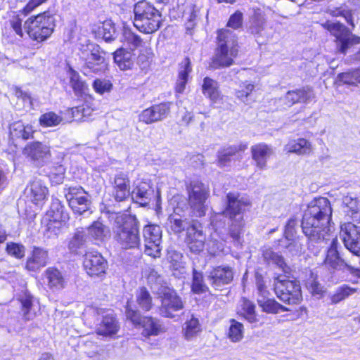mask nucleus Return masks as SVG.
I'll use <instances>...</instances> for the list:
<instances>
[{"mask_svg": "<svg viewBox=\"0 0 360 360\" xmlns=\"http://www.w3.org/2000/svg\"><path fill=\"white\" fill-rule=\"evenodd\" d=\"M331 215L330 202L326 198L319 197L311 200L302 217V229L304 235L315 243L326 240Z\"/></svg>", "mask_w": 360, "mask_h": 360, "instance_id": "f257e3e1", "label": "nucleus"}, {"mask_svg": "<svg viewBox=\"0 0 360 360\" xmlns=\"http://www.w3.org/2000/svg\"><path fill=\"white\" fill-rule=\"evenodd\" d=\"M262 255L266 262L275 264L283 274H274L273 285L277 297L288 304L300 303L302 299L300 283L296 280L289 279L291 269L285 263L283 257L271 249H266Z\"/></svg>", "mask_w": 360, "mask_h": 360, "instance_id": "f03ea898", "label": "nucleus"}, {"mask_svg": "<svg viewBox=\"0 0 360 360\" xmlns=\"http://www.w3.org/2000/svg\"><path fill=\"white\" fill-rule=\"evenodd\" d=\"M226 198L225 209L216 215V229L223 226L221 222L223 217L228 218L229 236L233 240L238 241L244 226L243 212L250 202L247 198L232 193H229Z\"/></svg>", "mask_w": 360, "mask_h": 360, "instance_id": "7ed1b4c3", "label": "nucleus"}, {"mask_svg": "<svg viewBox=\"0 0 360 360\" xmlns=\"http://www.w3.org/2000/svg\"><path fill=\"white\" fill-rule=\"evenodd\" d=\"M236 34L227 29L218 32L217 46L211 58L210 68L219 69L230 67L233 64V58L238 54Z\"/></svg>", "mask_w": 360, "mask_h": 360, "instance_id": "20e7f679", "label": "nucleus"}, {"mask_svg": "<svg viewBox=\"0 0 360 360\" xmlns=\"http://www.w3.org/2000/svg\"><path fill=\"white\" fill-rule=\"evenodd\" d=\"M113 229L114 239L122 249L139 248L141 240L139 231V223L134 217H120L115 221Z\"/></svg>", "mask_w": 360, "mask_h": 360, "instance_id": "39448f33", "label": "nucleus"}, {"mask_svg": "<svg viewBox=\"0 0 360 360\" xmlns=\"http://www.w3.org/2000/svg\"><path fill=\"white\" fill-rule=\"evenodd\" d=\"M134 13V25L141 32L153 33L161 26L162 19L160 12L147 1L136 3Z\"/></svg>", "mask_w": 360, "mask_h": 360, "instance_id": "423d86ee", "label": "nucleus"}, {"mask_svg": "<svg viewBox=\"0 0 360 360\" xmlns=\"http://www.w3.org/2000/svg\"><path fill=\"white\" fill-rule=\"evenodd\" d=\"M56 27L54 15L45 11L28 18L24 23V30L29 37L37 42L46 40Z\"/></svg>", "mask_w": 360, "mask_h": 360, "instance_id": "0eeeda50", "label": "nucleus"}, {"mask_svg": "<svg viewBox=\"0 0 360 360\" xmlns=\"http://www.w3.org/2000/svg\"><path fill=\"white\" fill-rule=\"evenodd\" d=\"M80 58L84 61L83 72L87 75L90 73L103 74L107 70L108 63L104 56L105 52L99 45L88 42L82 44L79 49Z\"/></svg>", "mask_w": 360, "mask_h": 360, "instance_id": "6e6552de", "label": "nucleus"}, {"mask_svg": "<svg viewBox=\"0 0 360 360\" xmlns=\"http://www.w3.org/2000/svg\"><path fill=\"white\" fill-rule=\"evenodd\" d=\"M186 190L192 215L197 217L205 216L210 197L209 186L199 181H193L187 186Z\"/></svg>", "mask_w": 360, "mask_h": 360, "instance_id": "1a4fd4ad", "label": "nucleus"}, {"mask_svg": "<svg viewBox=\"0 0 360 360\" xmlns=\"http://www.w3.org/2000/svg\"><path fill=\"white\" fill-rule=\"evenodd\" d=\"M323 27L335 37L338 53L345 54L354 45L360 44V37L353 34L343 24L328 21Z\"/></svg>", "mask_w": 360, "mask_h": 360, "instance_id": "9d476101", "label": "nucleus"}, {"mask_svg": "<svg viewBox=\"0 0 360 360\" xmlns=\"http://www.w3.org/2000/svg\"><path fill=\"white\" fill-rule=\"evenodd\" d=\"M248 31L259 45L266 44L274 32L272 27L268 26L264 13L258 8H252Z\"/></svg>", "mask_w": 360, "mask_h": 360, "instance_id": "9b49d317", "label": "nucleus"}, {"mask_svg": "<svg viewBox=\"0 0 360 360\" xmlns=\"http://www.w3.org/2000/svg\"><path fill=\"white\" fill-rule=\"evenodd\" d=\"M126 316L135 326L143 328V333L146 336L158 335L164 332V327L161 321L151 316H142L140 311L133 307L129 302L126 306Z\"/></svg>", "mask_w": 360, "mask_h": 360, "instance_id": "f8f14e48", "label": "nucleus"}, {"mask_svg": "<svg viewBox=\"0 0 360 360\" xmlns=\"http://www.w3.org/2000/svg\"><path fill=\"white\" fill-rule=\"evenodd\" d=\"M65 195L75 214L87 217L93 212L90 197L82 187H70Z\"/></svg>", "mask_w": 360, "mask_h": 360, "instance_id": "ddd939ff", "label": "nucleus"}, {"mask_svg": "<svg viewBox=\"0 0 360 360\" xmlns=\"http://www.w3.org/2000/svg\"><path fill=\"white\" fill-rule=\"evenodd\" d=\"M338 245L337 239H333L324 259L325 265L335 270L347 271L350 274L360 278V267L352 265L346 259L341 257L338 250Z\"/></svg>", "mask_w": 360, "mask_h": 360, "instance_id": "4468645a", "label": "nucleus"}, {"mask_svg": "<svg viewBox=\"0 0 360 360\" xmlns=\"http://www.w3.org/2000/svg\"><path fill=\"white\" fill-rule=\"evenodd\" d=\"M161 304L158 308L160 316L173 319L184 308V303L176 292L169 288L158 295Z\"/></svg>", "mask_w": 360, "mask_h": 360, "instance_id": "2eb2a0df", "label": "nucleus"}, {"mask_svg": "<svg viewBox=\"0 0 360 360\" xmlns=\"http://www.w3.org/2000/svg\"><path fill=\"white\" fill-rule=\"evenodd\" d=\"M185 242L189 250L194 254H200L204 250L205 236L200 223L193 220L187 229Z\"/></svg>", "mask_w": 360, "mask_h": 360, "instance_id": "dca6fc26", "label": "nucleus"}, {"mask_svg": "<svg viewBox=\"0 0 360 360\" xmlns=\"http://www.w3.org/2000/svg\"><path fill=\"white\" fill-rule=\"evenodd\" d=\"M340 236L345 248L352 254L360 256V227L352 223L341 226Z\"/></svg>", "mask_w": 360, "mask_h": 360, "instance_id": "f3484780", "label": "nucleus"}, {"mask_svg": "<svg viewBox=\"0 0 360 360\" xmlns=\"http://www.w3.org/2000/svg\"><path fill=\"white\" fill-rule=\"evenodd\" d=\"M93 310L94 312L103 317L97 327V333L108 337L115 335L120 329V325L112 311L101 308H95Z\"/></svg>", "mask_w": 360, "mask_h": 360, "instance_id": "a211bd4d", "label": "nucleus"}, {"mask_svg": "<svg viewBox=\"0 0 360 360\" xmlns=\"http://www.w3.org/2000/svg\"><path fill=\"white\" fill-rule=\"evenodd\" d=\"M171 103H161L143 110L139 115V120L149 124L165 120L169 114Z\"/></svg>", "mask_w": 360, "mask_h": 360, "instance_id": "6ab92c4d", "label": "nucleus"}, {"mask_svg": "<svg viewBox=\"0 0 360 360\" xmlns=\"http://www.w3.org/2000/svg\"><path fill=\"white\" fill-rule=\"evenodd\" d=\"M83 265L91 276H99L105 273L107 261L98 252H89L84 255Z\"/></svg>", "mask_w": 360, "mask_h": 360, "instance_id": "aec40b11", "label": "nucleus"}, {"mask_svg": "<svg viewBox=\"0 0 360 360\" xmlns=\"http://www.w3.org/2000/svg\"><path fill=\"white\" fill-rule=\"evenodd\" d=\"M234 272L229 266H217L207 275L210 284L216 289L229 284L233 279Z\"/></svg>", "mask_w": 360, "mask_h": 360, "instance_id": "412c9836", "label": "nucleus"}, {"mask_svg": "<svg viewBox=\"0 0 360 360\" xmlns=\"http://www.w3.org/2000/svg\"><path fill=\"white\" fill-rule=\"evenodd\" d=\"M112 184V196L116 201H124L130 196V181L127 174L120 172L115 174Z\"/></svg>", "mask_w": 360, "mask_h": 360, "instance_id": "4be33fe9", "label": "nucleus"}, {"mask_svg": "<svg viewBox=\"0 0 360 360\" xmlns=\"http://www.w3.org/2000/svg\"><path fill=\"white\" fill-rule=\"evenodd\" d=\"M154 190L150 181H139L130 192L132 200L141 206H147L153 195Z\"/></svg>", "mask_w": 360, "mask_h": 360, "instance_id": "5701e85b", "label": "nucleus"}, {"mask_svg": "<svg viewBox=\"0 0 360 360\" xmlns=\"http://www.w3.org/2000/svg\"><path fill=\"white\" fill-rule=\"evenodd\" d=\"M48 215L50 217V221L48 224L49 231L55 228H57L59 231L63 223H65L69 219L68 213L65 211V207L58 200L52 202Z\"/></svg>", "mask_w": 360, "mask_h": 360, "instance_id": "b1692460", "label": "nucleus"}, {"mask_svg": "<svg viewBox=\"0 0 360 360\" xmlns=\"http://www.w3.org/2000/svg\"><path fill=\"white\" fill-rule=\"evenodd\" d=\"M48 261V251L44 248L34 246L30 255L27 257L25 268L28 271H37L45 266Z\"/></svg>", "mask_w": 360, "mask_h": 360, "instance_id": "393cba45", "label": "nucleus"}, {"mask_svg": "<svg viewBox=\"0 0 360 360\" xmlns=\"http://www.w3.org/2000/svg\"><path fill=\"white\" fill-rule=\"evenodd\" d=\"M251 153L256 166L261 169H265L267 160L273 155L274 151L271 146L261 143L251 147Z\"/></svg>", "mask_w": 360, "mask_h": 360, "instance_id": "a878e982", "label": "nucleus"}, {"mask_svg": "<svg viewBox=\"0 0 360 360\" xmlns=\"http://www.w3.org/2000/svg\"><path fill=\"white\" fill-rule=\"evenodd\" d=\"M47 285L53 291H58L65 288L67 281L63 274L55 267H49L44 272Z\"/></svg>", "mask_w": 360, "mask_h": 360, "instance_id": "bb28decb", "label": "nucleus"}, {"mask_svg": "<svg viewBox=\"0 0 360 360\" xmlns=\"http://www.w3.org/2000/svg\"><path fill=\"white\" fill-rule=\"evenodd\" d=\"M23 154L32 160H41L50 155L49 147L39 141H34L27 144L24 148Z\"/></svg>", "mask_w": 360, "mask_h": 360, "instance_id": "cd10ccee", "label": "nucleus"}, {"mask_svg": "<svg viewBox=\"0 0 360 360\" xmlns=\"http://www.w3.org/2000/svg\"><path fill=\"white\" fill-rule=\"evenodd\" d=\"M25 193L32 202L38 205L46 198L48 188L40 179H34L25 188Z\"/></svg>", "mask_w": 360, "mask_h": 360, "instance_id": "c85d7f7f", "label": "nucleus"}, {"mask_svg": "<svg viewBox=\"0 0 360 360\" xmlns=\"http://www.w3.org/2000/svg\"><path fill=\"white\" fill-rule=\"evenodd\" d=\"M10 136L11 139L24 141L33 138L34 130L32 125L25 124L22 121L14 122L10 125Z\"/></svg>", "mask_w": 360, "mask_h": 360, "instance_id": "c756f323", "label": "nucleus"}, {"mask_svg": "<svg viewBox=\"0 0 360 360\" xmlns=\"http://www.w3.org/2000/svg\"><path fill=\"white\" fill-rule=\"evenodd\" d=\"M314 98V94L311 89L303 88L295 91H289L285 96L286 104L289 106L296 103H307Z\"/></svg>", "mask_w": 360, "mask_h": 360, "instance_id": "7c9ffc66", "label": "nucleus"}, {"mask_svg": "<svg viewBox=\"0 0 360 360\" xmlns=\"http://www.w3.org/2000/svg\"><path fill=\"white\" fill-rule=\"evenodd\" d=\"M114 61L122 70H130L134 61V54L124 49H119L114 53Z\"/></svg>", "mask_w": 360, "mask_h": 360, "instance_id": "2f4dec72", "label": "nucleus"}, {"mask_svg": "<svg viewBox=\"0 0 360 360\" xmlns=\"http://www.w3.org/2000/svg\"><path fill=\"white\" fill-rule=\"evenodd\" d=\"M288 153H294L299 155H309L311 151V143L305 139L290 141L285 146Z\"/></svg>", "mask_w": 360, "mask_h": 360, "instance_id": "473e14b6", "label": "nucleus"}, {"mask_svg": "<svg viewBox=\"0 0 360 360\" xmlns=\"http://www.w3.org/2000/svg\"><path fill=\"white\" fill-rule=\"evenodd\" d=\"M208 287L204 281L202 273L195 261L193 262V278L191 290L195 294H202L208 291Z\"/></svg>", "mask_w": 360, "mask_h": 360, "instance_id": "72a5a7b5", "label": "nucleus"}, {"mask_svg": "<svg viewBox=\"0 0 360 360\" xmlns=\"http://www.w3.org/2000/svg\"><path fill=\"white\" fill-rule=\"evenodd\" d=\"M191 62L189 58L186 57L181 63L179 77L176 82V91L182 93L186 87L188 74L191 72Z\"/></svg>", "mask_w": 360, "mask_h": 360, "instance_id": "f704fd0d", "label": "nucleus"}, {"mask_svg": "<svg viewBox=\"0 0 360 360\" xmlns=\"http://www.w3.org/2000/svg\"><path fill=\"white\" fill-rule=\"evenodd\" d=\"M168 223L170 229L175 233H180L184 230L187 231L191 224L186 218L183 219L182 216L177 212V209L174 210V214L168 217Z\"/></svg>", "mask_w": 360, "mask_h": 360, "instance_id": "c9c22d12", "label": "nucleus"}, {"mask_svg": "<svg viewBox=\"0 0 360 360\" xmlns=\"http://www.w3.org/2000/svg\"><path fill=\"white\" fill-rule=\"evenodd\" d=\"M148 283L153 292L159 295L169 288L167 285L162 276L155 270H151L148 276Z\"/></svg>", "mask_w": 360, "mask_h": 360, "instance_id": "e433bc0d", "label": "nucleus"}, {"mask_svg": "<svg viewBox=\"0 0 360 360\" xmlns=\"http://www.w3.org/2000/svg\"><path fill=\"white\" fill-rule=\"evenodd\" d=\"M88 233L94 240L103 241L105 238L109 236L110 229L100 221H94V223L88 227Z\"/></svg>", "mask_w": 360, "mask_h": 360, "instance_id": "4c0bfd02", "label": "nucleus"}, {"mask_svg": "<svg viewBox=\"0 0 360 360\" xmlns=\"http://www.w3.org/2000/svg\"><path fill=\"white\" fill-rule=\"evenodd\" d=\"M266 297L258 298L259 306L264 312L270 314H278L280 311H288L289 309L280 304L274 299H265Z\"/></svg>", "mask_w": 360, "mask_h": 360, "instance_id": "58836bf2", "label": "nucleus"}, {"mask_svg": "<svg viewBox=\"0 0 360 360\" xmlns=\"http://www.w3.org/2000/svg\"><path fill=\"white\" fill-rule=\"evenodd\" d=\"M86 240V231L82 228L77 229L68 243V248L72 252H77L78 250L85 246Z\"/></svg>", "mask_w": 360, "mask_h": 360, "instance_id": "ea45409f", "label": "nucleus"}, {"mask_svg": "<svg viewBox=\"0 0 360 360\" xmlns=\"http://www.w3.org/2000/svg\"><path fill=\"white\" fill-rule=\"evenodd\" d=\"M240 314L250 323L258 322L257 315L255 312V305L250 300L243 298L241 300Z\"/></svg>", "mask_w": 360, "mask_h": 360, "instance_id": "a19ab883", "label": "nucleus"}, {"mask_svg": "<svg viewBox=\"0 0 360 360\" xmlns=\"http://www.w3.org/2000/svg\"><path fill=\"white\" fill-rule=\"evenodd\" d=\"M202 88L203 94L209 97L211 100L216 101L219 98L220 94L218 82L217 81L206 77L203 79Z\"/></svg>", "mask_w": 360, "mask_h": 360, "instance_id": "79ce46f5", "label": "nucleus"}, {"mask_svg": "<svg viewBox=\"0 0 360 360\" xmlns=\"http://www.w3.org/2000/svg\"><path fill=\"white\" fill-rule=\"evenodd\" d=\"M68 75L70 84L75 95L79 96L84 93L87 88L86 83L82 80L79 73L72 68H69Z\"/></svg>", "mask_w": 360, "mask_h": 360, "instance_id": "37998d69", "label": "nucleus"}, {"mask_svg": "<svg viewBox=\"0 0 360 360\" xmlns=\"http://www.w3.org/2000/svg\"><path fill=\"white\" fill-rule=\"evenodd\" d=\"M136 299L137 304L142 310L148 311L152 309V297L145 287L141 288L136 292Z\"/></svg>", "mask_w": 360, "mask_h": 360, "instance_id": "c03bdc74", "label": "nucleus"}, {"mask_svg": "<svg viewBox=\"0 0 360 360\" xmlns=\"http://www.w3.org/2000/svg\"><path fill=\"white\" fill-rule=\"evenodd\" d=\"M99 33L106 42L114 41L118 36L115 25L110 20L103 22L102 27L99 28Z\"/></svg>", "mask_w": 360, "mask_h": 360, "instance_id": "a18cd8bd", "label": "nucleus"}, {"mask_svg": "<svg viewBox=\"0 0 360 360\" xmlns=\"http://www.w3.org/2000/svg\"><path fill=\"white\" fill-rule=\"evenodd\" d=\"M243 325L235 319H231L228 332L229 338L233 342H239L243 338Z\"/></svg>", "mask_w": 360, "mask_h": 360, "instance_id": "49530a36", "label": "nucleus"}, {"mask_svg": "<svg viewBox=\"0 0 360 360\" xmlns=\"http://www.w3.org/2000/svg\"><path fill=\"white\" fill-rule=\"evenodd\" d=\"M144 241L162 240V230L158 225L145 226L143 230Z\"/></svg>", "mask_w": 360, "mask_h": 360, "instance_id": "de8ad7c7", "label": "nucleus"}, {"mask_svg": "<svg viewBox=\"0 0 360 360\" xmlns=\"http://www.w3.org/2000/svg\"><path fill=\"white\" fill-rule=\"evenodd\" d=\"M63 121V117L53 112H49L41 115L39 123L44 127H55Z\"/></svg>", "mask_w": 360, "mask_h": 360, "instance_id": "09e8293b", "label": "nucleus"}, {"mask_svg": "<svg viewBox=\"0 0 360 360\" xmlns=\"http://www.w3.org/2000/svg\"><path fill=\"white\" fill-rule=\"evenodd\" d=\"M200 323L198 319L192 316L191 319L185 323L184 336L187 340L195 337L200 331Z\"/></svg>", "mask_w": 360, "mask_h": 360, "instance_id": "8fccbe9b", "label": "nucleus"}, {"mask_svg": "<svg viewBox=\"0 0 360 360\" xmlns=\"http://www.w3.org/2000/svg\"><path fill=\"white\" fill-rule=\"evenodd\" d=\"M342 202L347 209L345 212L350 217H353L360 210V201L356 198L351 195L345 196Z\"/></svg>", "mask_w": 360, "mask_h": 360, "instance_id": "3c124183", "label": "nucleus"}, {"mask_svg": "<svg viewBox=\"0 0 360 360\" xmlns=\"http://www.w3.org/2000/svg\"><path fill=\"white\" fill-rule=\"evenodd\" d=\"M92 86L96 93L102 95L112 90V84L105 79H96L92 84Z\"/></svg>", "mask_w": 360, "mask_h": 360, "instance_id": "603ef678", "label": "nucleus"}, {"mask_svg": "<svg viewBox=\"0 0 360 360\" xmlns=\"http://www.w3.org/2000/svg\"><path fill=\"white\" fill-rule=\"evenodd\" d=\"M6 250L9 255L17 259L24 257L25 253V248L23 245L13 242L7 243Z\"/></svg>", "mask_w": 360, "mask_h": 360, "instance_id": "864d4df0", "label": "nucleus"}, {"mask_svg": "<svg viewBox=\"0 0 360 360\" xmlns=\"http://www.w3.org/2000/svg\"><path fill=\"white\" fill-rule=\"evenodd\" d=\"M162 240L147 241L145 242V253L152 257H160L162 248L160 246Z\"/></svg>", "mask_w": 360, "mask_h": 360, "instance_id": "5fc2aeb1", "label": "nucleus"}, {"mask_svg": "<svg viewBox=\"0 0 360 360\" xmlns=\"http://www.w3.org/2000/svg\"><path fill=\"white\" fill-rule=\"evenodd\" d=\"M123 39L134 48L141 46L142 39L140 36L134 33L130 29L124 27L123 29Z\"/></svg>", "mask_w": 360, "mask_h": 360, "instance_id": "6e6d98bb", "label": "nucleus"}, {"mask_svg": "<svg viewBox=\"0 0 360 360\" xmlns=\"http://www.w3.org/2000/svg\"><path fill=\"white\" fill-rule=\"evenodd\" d=\"M20 302L25 319L27 320L32 319L34 314L30 312L32 306V297L30 295H25L24 297L21 298Z\"/></svg>", "mask_w": 360, "mask_h": 360, "instance_id": "4d7b16f0", "label": "nucleus"}, {"mask_svg": "<svg viewBox=\"0 0 360 360\" xmlns=\"http://www.w3.org/2000/svg\"><path fill=\"white\" fill-rule=\"evenodd\" d=\"M306 287L313 295H321L323 292V286L311 275L306 283Z\"/></svg>", "mask_w": 360, "mask_h": 360, "instance_id": "13d9d810", "label": "nucleus"}, {"mask_svg": "<svg viewBox=\"0 0 360 360\" xmlns=\"http://www.w3.org/2000/svg\"><path fill=\"white\" fill-rule=\"evenodd\" d=\"M331 14L333 16H342L347 21V23L351 25L352 27L354 26L352 20V12L349 9L346 8L345 6H341L340 8H336L334 10L331 11Z\"/></svg>", "mask_w": 360, "mask_h": 360, "instance_id": "bf43d9fd", "label": "nucleus"}, {"mask_svg": "<svg viewBox=\"0 0 360 360\" xmlns=\"http://www.w3.org/2000/svg\"><path fill=\"white\" fill-rule=\"evenodd\" d=\"M298 224V221L295 218H290L285 228L284 236L288 240H292L295 238V228Z\"/></svg>", "mask_w": 360, "mask_h": 360, "instance_id": "052dcab7", "label": "nucleus"}, {"mask_svg": "<svg viewBox=\"0 0 360 360\" xmlns=\"http://www.w3.org/2000/svg\"><path fill=\"white\" fill-rule=\"evenodd\" d=\"M22 19L19 17V15H13L9 20V24L11 27L15 32V33L20 37H23L24 32L22 27Z\"/></svg>", "mask_w": 360, "mask_h": 360, "instance_id": "680f3d73", "label": "nucleus"}, {"mask_svg": "<svg viewBox=\"0 0 360 360\" xmlns=\"http://www.w3.org/2000/svg\"><path fill=\"white\" fill-rule=\"evenodd\" d=\"M243 13L240 11H236L230 16L227 22V26L233 29H238L242 26Z\"/></svg>", "mask_w": 360, "mask_h": 360, "instance_id": "e2e57ef3", "label": "nucleus"}, {"mask_svg": "<svg viewBox=\"0 0 360 360\" xmlns=\"http://www.w3.org/2000/svg\"><path fill=\"white\" fill-rule=\"evenodd\" d=\"M254 89V85L252 84L243 83L239 89L236 91V96L242 101L247 98Z\"/></svg>", "mask_w": 360, "mask_h": 360, "instance_id": "0e129e2a", "label": "nucleus"}, {"mask_svg": "<svg viewBox=\"0 0 360 360\" xmlns=\"http://www.w3.org/2000/svg\"><path fill=\"white\" fill-rule=\"evenodd\" d=\"M182 257V254L176 250H170L167 252V259L176 269L180 266Z\"/></svg>", "mask_w": 360, "mask_h": 360, "instance_id": "69168bd1", "label": "nucleus"}, {"mask_svg": "<svg viewBox=\"0 0 360 360\" xmlns=\"http://www.w3.org/2000/svg\"><path fill=\"white\" fill-rule=\"evenodd\" d=\"M248 145L245 143H240L238 146H229L226 148H224L222 150L224 152V156H229L231 157L234 155L236 153L239 151H244L245 149H247Z\"/></svg>", "mask_w": 360, "mask_h": 360, "instance_id": "338daca9", "label": "nucleus"}, {"mask_svg": "<svg viewBox=\"0 0 360 360\" xmlns=\"http://www.w3.org/2000/svg\"><path fill=\"white\" fill-rule=\"evenodd\" d=\"M338 290L344 300L356 292V288H351L347 285H343L339 287Z\"/></svg>", "mask_w": 360, "mask_h": 360, "instance_id": "774afa93", "label": "nucleus"}]
</instances>
